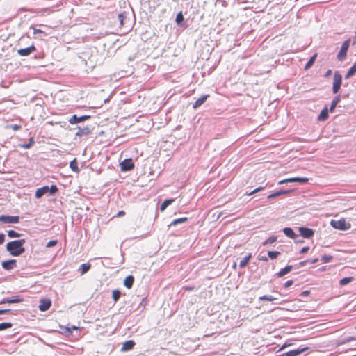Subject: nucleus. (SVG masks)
I'll return each instance as SVG.
<instances>
[{
  "label": "nucleus",
  "instance_id": "obj_49",
  "mask_svg": "<svg viewBox=\"0 0 356 356\" xmlns=\"http://www.w3.org/2000/svg\"><path fill=\"white\" fill-rule=\"evenodd\" d=\"M278 197V196H277V192H275V193H272V194L269 195L268 196V199H269V200H270V199L275 198V197Z\"/></svg>",
  "mask_w": 356,
  "mask_h": 356
},
{
  "label": "nucleus",
  "instance_id": "obj_34",
  "mask_svg": "<svg viewBox=\"0 0 356 356\" xmlns=\"http://www.w3.org/2000/svg\"><path fill=\"white\" fill-rule=\"evenodd\" d=\"M259 299L260 300L274 301V300H277V298L273 297L272 296L264 295V296H260L259 298Z\"/></svg>",
  "mask_w": 356,
  "mask_h": 356
},
{
  "label": "nucleus",
  "instance_id": "obj_46",
  "mask_svg": "<svg viewBox=\"0 0 356 356\" xmlns=\"http://www.w3.org/2000/svg\"><path fill=\"white\" fill-rule=\"evenodd\" d=\"M5 241V234L0 233V245L3 244Z\"/></svg>",
  "mask_w": 356,
  "mask_h": 356
},
{
  "label": "nucleus",
  "instance_id": "obj_52",
  "mask_svg": "<svg viewBox=\"0 0 356 356\" xmlns=\"http://www.w3.org/2000/svg\"><path fill=\"white\" fill-rule=\"evenodd\" d=\"M184 289L186 291H193V290H194V287L193 286H185Z\"/></svg>",
  "mask_w": 356,
  "mask_h": 356
},
{
  "label": "nucleus",
  "instance_id": "obj_11",
  "mask_svg": "<svg viewBox=\"0 0 356 356\" xmlns=\"http://www.w3.org/2000/svg\"><path fill=\"white\" fill-rule=\"evenodd\" d=\"M299 232L300 233V235L306 238H309L314 236V231L313 229L308 228V227H301L299 228Z\"/></svg>",
  "mask_w": 356,
  "mask_h": 356
},
{
  "label": "nucleus",
  "instance_id": "obj_18",
  "mask_svg": "<svg viewBox=\"0 0 356 356\" xmlns=\"http://www.w3.org/2000/svg\"><path fill=\"white\" fill-rule=\"evenodd\" d=\"M284 234L288 237L295 239L297 236L296 234L293 232V230L290 227H285L283 229Z\"/></svg>",
  "mask_w": 356,
  "mask_h": 356
},
{
  "label": "nucleus",
  "instance_id": "obj_26",
  "mask_svg": "<svg viewBox=\"0 0 356 356\" xmlns=\"http://www.w3.org/2000/svg\"><path fill=\"white\" fill-rule=\"evenodd\" d=\"M356 73V60L353 65L349 69L348 72L346 75V79H348L353 76Z\"/></svg>",
  "mask_w": 356,
  "mask_h": 356
},
{
  "label": "nucleus",
  "instance_id": "obj_29",
  "mask_svg": "<svg viewBox=\"0 0 356 356\" xmlns=\"http://www.w3.org/2000/svg\"><path fill=\"white\" fill-rule=\"evenodd\" d=\"M7 235L9 238H19L22 236V234L11 229L7 232Z\"/></svg>",
  "mask_w": 356,
  "mask_h": 356
},
{
  "label": "nucleus",
  "instance_id": "obj_48",
  "mask_svg": "<svg viewBox=\"0 0 356 356\" xmlns=\"http://www.w3.org/2000/svg\"><path fill=\"white\" fill-rule=\"evenodd\" d=\"M309 248L308 246L303 247L300 250V253H302V254L306 253L309 250Z\"/></svg>",
  "mask_w": 356,
  "mask_h": 356
},
{
  "label": "nucleus",
  "instance_id": "obj_50",
  "mask_svg": "<svg viewBox=\"0 0 356 356\" xmlns=\"http://www.w3.org/2000/svg\"><path fill=\"white\" fill-rule=\"evenodd\" d=\"M12 129L14 131H17V130H19L20 129V126L17 125V124H13V125H12Z\"/></svg>",
  "mask_w": 356,
  "mask_h": 356
},
{
  "label": "nucleus",
  "instance_id": "obj_33",
  "mask_svg": "<svg viewBox=\"0 0 356 356\" xmlns=\"http://www.w3.org/2000/svg\"><path fill=\"white\" fill-rule=\"evenodd\" d=\"M276 241H277V236H272L269 237L268 238H267L264 242H263V245H266L268 244H271V243H275Z\"/></svg>",
  "mask_w": 356,
  "mask_h": 356
},
{
  "label": "nucleus",
  "instance_id": "obj_27",
  "mask_svg": "<svg viewBox=\"0 0 356 356\" xmlns=\"http://www.w3.org/2000/svg\"><path fill=\"white\" fill-rule=\"evenodd\" d=\"M22 301V299L21 298H6V299H3V300L1 302L2 303H5V302H7V303H19V302H21Z\"/></svg>",
  "mask_w": 356,
  "mask_h": 356
},
{
  "label": "nucleus",
  "instance_id": "obj_42",
  "mask_svg": "<svg viewBox=\"0 0 356 356\" xmlns=\"http://www.w3.org/2000/svg\"><path fill=\"white\" fill-rule=\"evenodd\" d=\"M124 19H125V16L123 13H120L118 15V19H119L121 26H122L124 25Z\"/></svg>",
  "mask_w": 356,
  "mask_h": 356
},
{
  "label": "nucleus",
  "instance_id": "obj_47",
  "mask_svg": "<svg viewBox=\"0 0 356 356\" xmlns=\"http://www.w3.org/2000/svg\"><path fill=\"white\" fill-rule=\"evenodd\" d=\"M44 33V31L41 29L33 28V34Z\"/></svg>",
  "mask_w": 356,
  "mask_h": 356
},
{
  "label": "nucleus",
  "instance_id": "obj_55",
  "mask_svg": "<svg viewBox=\"0 0 356 356\" xmlns=\"http://www.w3.org/2000/svg\"><path fill=\"white\" fill-rule=\"evenodd\" d=\"M260 260H262V261H268V258H267V257L264 256V257H261L260 258Z\"/></svg>",
  "mask_w": 356,
  "mask_h": 356
},
{
  "label": "nucleus",
  "instance_id": "obj_5",
  "mask_svg": "<svg viewBox=\"0 0 356 356\" xmlns=\"http://www.w3.org/2000/svg\"><path fill=\"white\" fill-rule=\"evenodd\" d=\"M309 181V179L307 177H291L282 179L278 182V184L281 185L289 182H299L301 184H306Z\"/></svg>",
  "mask_w": 356,
  "mask_h": 356
},
{
  "label": "nucleus",
  "instance_id": "obj_30",
  "mask_svg": "<svg viewBox=\"0 0 356 356\" xmlns=\"http://www.w3.org/2000/svg\"><path fill=\"white\" fill-rule=\"evenodd\" d=\"M339 100H340V97L338 96V97H334V99L332 101V104H331V106L330 108V111L331 112H332L334 110V108H336Z\"/></svg>",
  "mask_w": 356,
  "mask_h": 356
},
{
  "label": "nucleus",
  "instance_id": "obj_31",
  "mask_svg": "<svg viewBox=\"0 0 356 356\" xmlns=\"http://www.w3.org/2000/svg\"><path fill=\"white\" fill-rule=\"evenodd\" d=\"M353 280V277H343L339 281V284L341 286H344L350 283Z\"/></svg>",
  "mask_w": 356,
  "mask_h": 356
},
{
  "label": "nucleus",
  "instance_id": "obj_36",
  "mask_svg": "<svg viewBox=\"0 0 356 356\" xmlns=\"http://www.w3.org/2000/svg\"><path fill=\"white\" fill-rule=\"evenodd\" d=\"M184 15L182 14V12H179V13H177V16H176V22L177 24H180L183 21H184Z\"/></svg>",
  "mask_w": 356,
  "mask_h": 356
},
{
  "label": "nucleus",
  "instance_id": "obj_58",
  "mask_svg": "<svg viewBox=\"0 0 356 356\" xmlns=\"http://www.w3.org/2000/svg\"><path fill=\"white\" fill-rule=\"evenodd\" d=\"M72 329H73V330H77V329H79V327H76V326H73V327H72Z\"/></svg>",
  "mask_w": 356,
  "mask_h": 356
},
{
  "label": "nucleus",
  "instance_id": "obj_23",
  "mask_svg": "<svg viewBox=\"0 0 356 356\" xmlns=\"http://www.w3.org/2000/svg\"><path fill=\"white\" fill-rule=\"evenodd\" d=\"M70 168H71V170L72 171H74L75 172H78L79 171L78 163H77L76 159H74L72 161H70Z\"/></svg>",
  "mask_w": 356,
  "mask_h": 356
},
{
  "label": "nucleus",
  "instance_id": "obj_17",
  "mask_svg": "<svg viewBox=\"0 0 356 356\" xmlns=\"http://www.w3.org/2000/svg\"><path fill=\"white\" fill-rule=\"evenodd\" d=\"M134 282V277L132 275H129L124 280V285L127 289H131Z\"/></svg>",
  "mask_w": 356,
  "mask_h": 356
},
{
  "label": "nucleus",
  "instance_id": "obj_20",
  "mask_svg": "<svg viewBox=\"0 0 356 356\" xmlns=\"http://www.w3.org/2000/svg\"><path fill=\"white\" fill-rule=\"evenodd\" d=\"M329 117L328 114V110L327 108H325L323 109L320 113V115L318 117V120L319 121H325Z\"/></svg>",
  "mask_w": 356,
  "mask_h": 356
},
{
  "label": "nucleus",
  "instance_id": "obj_51",
  "mask_svg": "<svg viewBox=\"0 0 356 356\" xmlns=\"http://www.w3.org/2000/svg\"><path fill=\"white\" fill-rule=\"evenodd\" d=\"M124 215H125V212L123 211H120L117 215H116V217H121V216H123Z\"/></svg>",
  "mask_w": 356,
  "mask_h": 356
},
{
  "label": "nucleus",
  "instance_id": "obj_19",
  "mask_svg": "<svg viewBox=\"0 0 356 356\" xmlns=\"http://www.w3.org/2000/svg\"><path fill=\"white\" fill-rule=\"evenodd\" d=\"M293 268L292 266H287L285 268L281 269L277 274V277H282L286 274L289 273Z\"/></svg>",
  "mask_w": 356,
  "mask_h": 356
},
{
  "label": "nucleus",
  "instance_id": "obj_32",
  "mask_svg": "<svg viewBox=\"0 0 356 356\" xmlns=\"http://www.w3.org/2000/svg\"><path fill=\"white\" fill-rule=\"evenodd\" d=\"M121 296V292L119 290H113L112 291V298L114 302H117Z\"/></svg>",
  "mask_w": 356,
  "mask_h": 356
},
{
  "label": "nucleus",
  "instance_id": "obj_2",
  "mask_svg": "<svg viewBox=\"0 0 356 356\" xmlns=\"http://www.w3.org/2000/svg\"><path fill=\"white\" fill-rule=\"evenodd\" d=\"M331 225L339 230H348L351 227L350 222H347L345 218H341L339 220H332L330 222Z\"/></svg>",
  "mask_w": 356,
  "mask_h": 356
},
{
  "label": "nucleus",
  "instance_id": "obj_59",
  "mask_svg": "<svg viewBox=\"0 0 356 356\" xmlns=\"http://www.w3.org/2000/svg\"><path fill=\"white\" fill-rule=\"evenodd\" d=\"M356 356V355H355Z\"/></svg>",
  "mask_w": 356,
  "mask_h": 356
},
{
  "label": "nucleus",
  "instance_id": "obj_15",
  "mask_svg": "<svg viewBox=\"0 0 356 356\" xmlns=\"http://www.w3.org/2000/svg\"><path fill=\"white\" fill-rule=\"evenodd\" d=\"M209 97V95H204L202 96L201 97L198 98L193 105V108L194 109H196L197 108L200 107L201 105H202L205 101L207 99V98Z\"/></svg>",
  "mask_w": 356,
  "mask_h": 356
},
{
  "label": "nucleus",
  "instance_id": "obj_25",
  "mask_svg": "<svg viewBox=\"0 0 356 356\" xmlns=\"http://www.w3.org/2000/svg\"><path fill=\"white\" fill-rule=\"evenodd\" d=\"M316 57H317V54H315L310 58L309 60L307 63V64L305 66V70H307L309 69L314 65Z\"/></svg>",
  "mask_w": 356,
  "mask_h": 356
},
{
  "label": "nucleus",
  "instance_id": "obj_41",
  "mask_svg": "<svg viewBox=\"0 0 356 356\" xmlns=\"http://www.w3.org/2000/svg\"><path fill=\"white\" fill-rule=\"evenodd\" d=\"M293 191V190H286V191L280 190L279 191H277V196H280V195H284V194H288V193H292Z\"/></svg>",
  "mask_w": 356,
  "mask_h": 356
},
{
  "label": "nucleus",
  "instance_id": "obj_13",
  "mask_svg": "<svg viewBox=\"0 0 356 356\" xmlns=\"http://www.w3.org/2000/svg\"><path fill=\"white\" fill-rule=\"evenodd\" d=\"M308 348H305L302 349H297V350H290L287 353H283L282 355H277V356H298L305 350H307Z\"/></svg>",
  "mask_w": 356,
  "mask_h": 356
},
{
  "label": "nucleus",
  "instance_id": "obj_54",
  "mask_svg": "<svg viewBox=\"0 0 356 356\" xmlns=\"http://www.w3.org/2000/svg\"><path fill=\"white\" fill-rule=\"evenodd\" d=\"M9 311H10L9 309L0 310V314H6V313L8 312Z\"/></svg>",
  "mask_w": 356,
  "mask_h": 356
},
{
  "label": "nucleus",
  "instance_id": "obj_56",
  "mask_svg": "<svg viewBox=\"0 0 356 356\" xmlns=\"http://www.w3.org/2000/svg\"><path fill=\"white\" fill-rule=\"evenodd\" d=\"M318 259L316 258V259H314L313 261H312V262H311V263H312V264H315V263H316V262L318 261Z\"/></svg>",
  "mask_w": 356,
  "mask_h": 356
},
{
  "label": "nucleus",
  "instance_id": "obj_9",
  "mask_svg": "<svg viewBox=\"0 0 356 356\" xmlns=\"http://www.w3.org/2000/svg\"><path fill=\"white\" fill-rule=\"evenodd\" d=\"M51 306V301L49 298H42L40 300V305L38 306L39 309L41 312H45L48 310Z\"/></svg>",
  "mask_w": 356,
  "mask_h": 356
},
{
  "label": "nucleus",
  "instance_id": "obj_44",
  "mask_svg": "<svg viewBox=\"0 0 356 356\" xmlns=\"http://www.w3.org/2000/svg\"><path fill=\"white\" fill-rule=\"evenodd\" d=\"M264 188V187H263V186L258 187V188H255L254 190H253L252 191H251L250 193H247V195H253V194H254V193H256L263 190Z\"/></svg>",
  "mask_w": 356,
  "mask_h": 356
},
{
  "label": "nucleus",
  "instance_id": "obj_28",
  "mask_svg": "<svg viewBox=\"0 0 356 356\" xmlns=\"http://www.w3.org/2000/svg\"><path fill=\"white\" fill-rule=\"evenodd\" d=\"M188 220V218L186 217H184V218H177V219H175L170 224L169 226H175L177 225V224H179V223H183V222H185Z\"/></svg>",
  "mask_w": 356,
  "mask_h": 356
},
{
  "label": "nucleus",
  "instance_id": "obj_53",
  "mask_svg": "<svg viewBox=\"0 0 356 356\" xmlns=\"http://www.w3.org/2000/svg\"><path fill=\"white\" fill-rule=\"evenodd\" d=\"M308 294H309V291H305L302 292V296H307Z\"/></svg>",
  "mask_w": 356,
  "mask_h": 356
},
{
  "label": "nucleus",
  "instance_id": "obj_3",
  "mask_svg": "<svg viewBox=\"0 0 356 356\" xmlns=\"http://www.w3.org/2000/svg\"><path fill=\"white\" fill-rule=\"evenodd\" d=\"M0 222L4 224H16L19 222V217L18 216H0Z\"/></svg>",
  "mask_w": 356,
  "mask_h": 356
},
{
  "label": "nucleus",
  "instance_id": "obj_1",
  "mask_svg": "<svg viewBox=\"0 0 356 356\" xmlns=\"http://www.w3.org/2000/svg\"><path fill=\"white\" fill-rule=\"evenodd\" d=\"M25 243V239H19L10 241L6 244V250L12 256H19L25 252V248L24 247Z\"/></svg>",
  "mask_w": 356,
  "mask_h": 356
},
{
  "label": "nucleus",
  "instance_id": "obj_16",
  "mask_svg": "<svg viewBox=\"0 0 356 356\" xmlns=\"http://www.w3.org/2000/svg\"><path fill=\"white\" fill-rule=\"evenodd\" d=\"M48 191H49V186H47L38 188L35 192V197L40 198Z\"/></svg>",
  "mask_w": 356,
  "mask_h": 356
},
{
  "label": "nucleus",
  "instance_id": "obj_7",
  "mask_svg": "<svg viewBox=\"0 0 356 356\" xmlns=\"http://www.w3.org/2000/svg\"><path fill=\"white\" fill-rule=\"evenodd\" d=\"M349 47V41H345L340 49V51L339 52L337 55V58L339 60H343L347 54L348 49Z\"/></svg>",
  "mask_w": 356,
  "mask_h": 356
},
{
  "label": "nucleus",
  "instance_id": "obj_10",
  "mask_svg": "<svg viewBox=\"0 0 356 356\" xmlns=\"http://www.w3.org/2000/svg\"><path fill=\"white\" fill-rule=\"evenodd\" d=\"M90 118V115H82L81 117H78L76 115H74L70 118L69 122H70V124H76V123L83 122Z\"/></svg>",
  "mask_w": 356,
  "mask_h": 356
},
{
  "label": "nucleus",
  "instance_id": "obj_22",
  "mask_svg": "<svg viewBox=\"0 0 356 356\" xmlns=\"http://www.w3.org/2000/svg\"><path fill=\"white\" fill-rule=\"evenodd\" d=\"M251 258H252V254H251V253H249V254H248V255H247L245 257H244V258H243V259L240 261L239 266H240L241 268H244V267H245V266L248 264V263H249V261H250V259H251Z\"/></svg>",
  "mask_w": 356,
  "mask_h": 356
},
{
  "label": "nucleus",
  "instance_id": "obj_38",
  "mask_svg": "<svg viewBox=\"0 0 356 356\" xmlns=\"http://www.w3.org/2000/svg\"><path fill=\"white\" fill-rule=\"evenodd\" d=\"M90 133V129L88 127L83 128V129L79 128V131L77 132L76 135L80 136L82 134H88Z\"/></svg>",
  "mask_w": 356,
  "mask_h": 356
},
{
  "label": "nucleus",
  "instance_id": "obj_24",
  "mask_svg": "<svg viewBox=\"0 0 356 356\" xmlns=\"http://www.w3.org/2000/svg\"><path fill=\"white\" fill-rule=\"evenodd\" d=\"M174 202L173 199H168L163 201L160 207V209L161 211H163L170 204Z\"/></svg>",
  "mask_w": 356,
  "mask_h": 356
},
{
  "label": "nucleus",
  "instance_id": "obj_12",
  "mask_svg": "<svg viewBox=\"0 0 356 356\" xmlns=\"http://www.w3.org/2000/svg\"><path fill=\"white\" fill-rule=\"evenodd\" d=\"M2 267L7 270H12L16 267V260L10 259L2 262Z\"/></svg>",
  "mask_w": 356,
  "mask_h": 356
},
{
  "label": "nucleus",
  "instance_id": "obj_8",
  "mask_svg": "<svg viewBox=\"0 0 356 356\" xmlns=\"http://www.w3.org/2000/svg\"><path fill=\"white\" fill-rule=\"evenodd\" d=\"M35 51H36V47L33 44L32 45H31L29 47L18 49L17 53L21 56H29L33 52H35Z\"/></svg>",
  "mask_w": 356,
  "mask_h": 356
},
{
  "label": "nucleus",
  "instance_id": "obj_40",
  "mask_svg": "<svg viewBox=\"0 0 356 356\" xmlns=\"http://www.w3.org/2000/svg\"><path fill=\"white\" fill-rule=\"evenodd\" d=\"M58 191V188L56 185H51V186L49 187V191L51 195L55 194Z\"/></svg>",
  "mask_w": 356,
  "mask_h": 356
},
{
  "label": "nucleus",
  "instance_id": "obj_45",
  "mask_svg": "<svg viewBox=\"0 0 356 356\" xmlns=\"http://www.w3.org/2000/svg\"><path fill=\"white\" fill-rule=\"evenodd\" d=\"M293 280H288L284 284V288H288V287L291 286L293 284Z\"/></svg>",
  "mask_w": 356,
  "mask_h": 356
},
{
  "label": "nucleus",
  "instance_id": "obj_43",
  "mask_svg": "<svg viewBox=\"0 0 356 356\" xmlns=\"http://www.w3.org/2000/svg\"><path fill=\"white\" fill-rule=\"evenodd\" d=\"M57 243H58L57 240H51L47 243L46 247L51 248V247L56 245Z\"/></svg>",
  "mask_w": 356,
  "mask_h": 356
},
{
  "label": "nucleus",
  "instance_id": "obj_37",
  "mask_svg": "<svg viewBox=\"0 0 356 356\" xmlns=\"http://www.w3.org/2000/svg\"><path fill=\"white\" fill-rule=\"evenodd\" d=\"M12 327L10 323H0V331L8 329Z\"/></svg>",
  "mask_w": 356,
  "mask_h": 356
},
{
  "label": "nucleus",
  "instance_id": "obj_39",
  "mask_svg": "<svg viewBox=\"0 0 356 356\" xmlns=\"http://www.w3.org/2000/svg\"><path fill=\"white\" fill-rule=\"evenodd\" d=\"M332 259V256L323 255L321 258V261L323 263L330 262Z\"/></svg>",
  "mask_w": 356,
  "mask_h": 356
},
{
  "label": "nucleus",
  "instance_id": "obj_4",
  "mask_svg": "<svg viewBox=\"0 0 356 356\" xmlns=\"http://www.w3.org/2000/svg\"><path fill=\"white\" fill-rule=\"evenodd\" d=\"M341 83H342L341 75L338 72H335L334 74L333 88H332L333 92L334 94H337L339 91L341 86Z\"/></svg>",
  "mask_w": 356,
  "mask_h": 356
},
{
  "label": "nucleus",
  "instance_id": "obj_57",
  "mask_svg": "<svg viewBox=\"0 0 356 356\" xmlns=\"http://www.w3.org/2000/svg\"><path fill=\"white\" fill-rule=\"evenodd\" d=\"M332 73V70H329L326 74V76H329Z\"/></svg>",
  "mask_w": 356,
  "mask_h": 356
},
{
  "label": "nucleus",
  "instance_id": "obj_21",
  "mask_svg": "<svg viewBox=\"0 0 356 356\" xmlns=\"http://www.w3.org/2000/svg\"><path fill=\"white\" fill-rule=\"evenodd\" d=\"M91 268V264L90 263L83 264L79 267V270L81 272V275H83L87 273L90 268Z\"/></svg>",
  "mask_w": 356,
  "mask_h": 356
},
{
  "label": "nucleus",
  "instance_id": "obj_35",
  "mask_svg": "<svg viewBox=\"0 0 356 356\" xmlns=\"http://www.w3.org/2000/svg\"><path fill=\"white\" fill-rule=\"evenodd\" d=\"M280 254V252L278 251H268V256L271 259H276Z\"/></svg>",
  "mask_w": 356,
  "mask_h": 356
},
{
  "label": "nucleus",
  "instance_id": "obj_6",
  "mask_svg": "<svg viewBox=\"0 0 356 356\" xmlns=\"http://www.w3.org/2000/svg\"><path fill=\"white\" fill-rule=\"evenodd\" d=\"M134 168V163L131 159H124L120 163V169L122 171H130Z\"/></svg>",
  "mask_w": 356,
  "mask_h": 356
},
{
  "label": "nucleus",
  "instance_id": "obj_14",
  "mask_svg": "<svg viewBox=\"0 0 356 356\" xmlns=\"http://www.w3.org/2000/svg\"><path fill=\"white\" fill-rule=\"evenodd\" d=\"M135 346V342L133 340L126 341L122 343L121 351H128L131 350Z\"/></svg>",
  "mask_w": 356,
  "mask_h": 356
}]
</instances>
